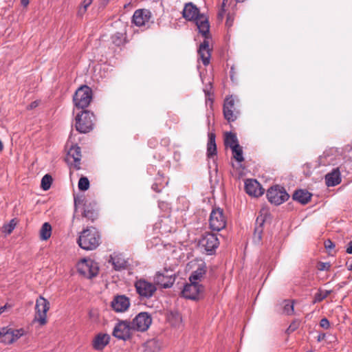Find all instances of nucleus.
<instances>
[{"label": "nucleus", "instance_id": "57", "mask_svg": "<svg viewBox=\"0 0 352 352\" xmlns=\"http://www.w3.org/2000/svg\"><path fill=\"white\" fill-rule=\"evenodd\" d=\"M204 92L208 94V91L206 90H204Z\"/></svg>", "mask_w": 352, "mask_h": 352}, {"label": "nucleus", "instance_id": "46", "mask_svg": "<svg viewBox=\"0 0 352 352\" xmlns=\"http://www.w3.org/2000/svg\"><path fill=\"white\" fill-rule=\"evenodd\" d=\"M233 21H234L233 16L230 13H228L227 15L226 25L228 27H231L233 24Z\"/></svg>", "mask_w": 352, "mask_h": 352}, {"label": "nucleus", "instance_id": "45", "mask_svg": "<svg viewBox=\"0 0 352 352\" xmlns=\"http://www.w3.org/2000/svg\"><path fill=\"white\" fill-rule=\"evenodd\" d=\"M324 247L327 250H331L334 248V243L329 239L324 241Z\"/></svg>", "mask_w": 352, "mask_h": 352}, {"label": "nucleus", "instance_id": "41", "mask_svg": "<svg viewBox=\"0 0 352 352\" xmlns=\"http://www.w3.org/2000/svg\"><path fill=\"white\" fill-rule=\"evenodd\" d=\"M300 321L298 320H294L293 322L291 323L289 327L287 329V333H291L293 331H294L296 329H297L299 327Z\"/></svg>", "mask_w": 352, "mask_h": 352}, {"label": "nucleus", "instance_id": "17", "mask_svg": "<svg viewBox=\"0 0 352 352\" xmlns=\"http://www.w3.org/2000/svg\"><path fill=\"white\" fill-rule=\"evenodd\" d=\"M238 112L235 111L234 100L232 97L226 98L223 104V115L228 122H233L237 118Z\"/></svg>", "mask_w": 352, "mask_h": 352}, {"label": "nucleus", "instance_id": "6", "mask_svg": "<svg viewBox=\"0 0 352 352\" xmlns=\"http://www.w3.org/2000/svg\"><path fill=\"white\" fill-rule=\"evenodd\" d=\"M267 197L270 203L280 205L286 201L289 196L283 187L276 185L267 190Z\"/></svg>", "mask_w": 352, "mask_h": 352}, {"label": "nucleus", "instance_id": "21", "mask_svg": "<svg viewBox=\"0 0 352 352\" xmlns=\"http://www.w3.org/2000/svg\"><path fill=\"white\" fill-rule=\"evenodd\" d=\"M198 54L204 65H208L210 63L211 54L208 40L204 39V42L200 45Z\"/></svg>", "mask_w": 352, "mask_h": 352}, {"label": "nucleus", "instance_id": "56", "mask_svg": "<svg viewBox=\"0 0 352 352\" xmlns=\"http://www.w3.org/2000/svg\"><path fill=\"white\" fill-rule=\"evenodd\" d=\"M236 2H244L245 0H235Z\"/></svg>", "mask_w": 352, "mask_h": 352}, {"label": "nucleus", "instance_id": "28", "mask_svg": "<svg viewBox=\"0 0 352 352\" xmlns=\"http://www.w3.org/2000/svg\"><path fill=\"white\" fill-rule=\"evenodd\" d=\"M217 154V146L215 143V135L212 133L209 135L207 145V155L208 157H212Z\"/></svg>", "mask_w": 352, "mask_h": 352}, {"label": "nucleus", "instance_id": "26", "mask_svg": "<svg viewBox=\"0 0 352 352\" xmlns=\"http://www.w3.org/2000/svg\"><path fill=\"white\" fill-rule=\"evenodd\" d=\"M109 262H111L116 270H124L127 267V261L121 255L111 256Z\"/></svg>", "mask_w": 352, "mask_h": 352}, {"label": "nucleus", "instance_id": "40", "mask_svg": "<svg viewBox=\"0 0 352 352\" xmlns=\"http://www.w3.org/2000/svg\"><path fill=\"white\" fill-rule=\"evenodd\" d=\"M263 221H264V220L263 219H260L259 217H258L256 219V223H259L260 226L255 228L254 236H257L258 240H260L261 238V233H262L261 226H262V223H263Z\"/></svg>", "mask_w": 352, "mask_h": 352}, {"label": "nucleus", "instance_id": "51", "mask_svg": "<svg viewBox=\"0 0 352 352\" xmlns=\"http://www.w3.org/2000/svg\"><path fill=\"white\" fill-rule=\"evenodd\" d=\"M29 1L30 0H21V4L23 6H27L29 3Z\"/></svg>", "mask_w": 352, "mask_h": 352}, {"label": "nucleus", "instance_id": "10", "mask_svg": "<svg viewBox=\"0 0 352 352\" xmlns=\"http://www.w3.org/2000/svg\"><path fill=\"white\" fill-rule=\"evenodd\" d=\"M133 331L131 322L120 321L114 327L113 335L120 340H126L131 337Z\"/></svg>", "mask_w": 352, "mask_h": 352}, {"label": "nucleus", "instance_id": "48", "mask_svg": "<svg viewBox=\"0 0 352 352\" xmlns=\"http://www.w3.org/2000/svg\"><path fill=\"white\" fill-rule=\"evenodd\" d=\"M12 308V305L10 304H6L3 306L0 307V315L3 312L10 309Z\"/></svg>", "mask_w": 352, "mask_h": 352}, {"label": "nucleus", "instance_id": "7", "mask_svg": "<svg viewBox=\"0 0 352 352\" xmlns=\"http://www.w3.org/2000/svg\"><path fill=\"white\" fill-rule=\"evenodd\" d=\"M78 272L85 277L91 278L96 276L99 270L98 263L91 259H82L77 265Z\"/></svg>", "mask_w": 352, "mask_h": 352}, {"label": "nucleus", "instance_id": "43", "mask_svg": "<svg viewBox=\"0 0 352 352\" xmlns=\"http://www.w3.org/2000/svg\"><path fill=\"white\" fill-rule=\"evenodd\" d=\"M331 265L329 263H322L320 262L318 263V269L320 271H328L330 269Z\"/></svg>", "mask_w": 352, "mask_h": 352}, {"label": "nucleus", "instance_id": "30", "mask_svg": "<svg viewBox=\"0 0 352 352\" xmlns=\"http://www.w3.org/2000/svg\"><path fill=\"white\" fill-rule=\"evenodd\" d=\"M225 144L230 148H236L239 144L236 136L232 133H227L225 137Z\"/></svg>", "mask_w": 352, "mask_h": 352}, {"label": "nucleus", "instance_id": "34", "mask_svg": "<svg viewBox=\"0 0 352 352\" xmlns=\"http://www.w3.org/2000/svg\"><path fill=\"white\" fill-rule=\"evenodd\" d=\"M331 293V290H319V292L315 295L314 303L322 301L326 298Z\"/></svg>", "mask_w": 352, "mask_h": 352}, {"label": "nucleus", "instance_id": "54", "mask_svg": "<svg viewBox=\"0 0 352 352\" xmlns=\"http://www.w3.org/2000/svg\"><path fill=\"white\" fill-rule=\"evenodd\" d=\"M3 148V145L2 142L0 140V151H1Z\"/></svg>", "mask_w": 352, "mask_h": 352}, {"label": "nucleus", "instance_id": "22", "mask_svg": "<svg viewBox=\"0 0 352 352\" xmlns=\"http://www.w3.org/2000/svg\"><path fill=\"white\" fill-rule=\"evenodd\" d=\"M195 23L199 32L205 37V39L208 40L210 25L208 19L204 15H201L197 18Z\"/></svg>", "mask_w": 352, "mask_h": 352}, {"label": "nucleus", "instance_id": "52", "mask_svg": "<svg viewBox=\"0 0 352 352\" xmlns=\"http://www.w3.org/2000/svg\"><path fill=\"white\" fill-rule=\"evenodd\" d=\"M85 13V12H83V7H82H82H80V8H79V10H78V15L82 16V15H83Z\"/></svg>", "mask_w": 352, "mask_h": 352}, {"label": "nucleus", "instance_id": "13", "mask_svg": "<svg viewBox=\"0 0 352 352\" xmlns=\"http://www.w3.org/2000/svg\"><path fill=\"white\" fill-rule=\"evenodd\" d=\"M219 244V239L215 234L206 233L200 241V245L204 248L205 250L211 254V252L218 248Z\"/></svg>", "mask_w": 352, "mask_h": 352}, {"label": "nucleus", "instance_id": "14", "mask_svg": "<svg viewBox=\"0 0 352 352\" xmlns=\"http://www.w3.org/2000/svg\"><path fill=\"white\" fill-rule=\"evenodd\" d=\"M203 291V287L198 285L197 283H192L186 284L182 292V296L188 299L196 300L199 298V296Z\"/></svg>", "mask_w": 352, "mask_h": 352}, {"label": "nucleus", "instance_id": "55", "mask_svg": "<svg viewBox=\"0 0 352 352\" xmlns=\"http://www.w3.org/2000/svg\"><path fill=\"white\" fill-rule=\"evenodd\" d=\"M347 268L349 270L352 271V263L347 266Z\"/></svg>", "mask_w": 352, "mask_h": 352}, {"label": "nucleus", "instance_id": "8", "mask_svg": "<svg viewBox=\"0 0 352 352\" xmlns=\"http://www.w3.org/2000/svg\"><path fill=\"white\" fill-rule=\"evenodd\" d=\"M35 309L34 321H37L41 325L45 324L47 323V312L50 309L49 301L43 296H39L36 301Z\"/></svg>", "mask_w": 352, "mask_h": 352}, {"label": "nucleus", "instance_id": "2", "mask_svg": "<svg viewBox=\"0 0 352 352\" xmlns=\"http://www.w3.org/2000/svg\"><path fill=\"white\" fill-rule=\"evenodd\" d=\"M134 287L137 294L142 299L151 298L155 295L157 291L155 284L144 278L136 280L134 283Z\"/></svg>", "mask_w": 352, "mask_h": 352}, {"label": "nucleus", "instance_id": "37", "mask_svg": "<svg viewBox=\"0 0 352 352\" xmlns=\"http://www.w3.org/2000/svg\"><path fill=\"white\" fill-rule=\"evenodd\" d=\"M284 313L287 315H292L294 313V304L289 300L284 301L283 306Z\"/></svg>", "mask_w": 352, "mask_h": 352}, {"label": "nucleus", "instance_id": "39", "mask_svg": "<svg viewBox=\"0 0 352 352\" xmlns=\"http://www.w3.org/2000/svg\"><path fill=\"white\" fill-rule=\"evenodd\" d=\"M83 217L93 221L97 218L98 214L94 210L85 209L83 212Z\"/></svg>", "mask_w": 352, "mask_h": 352}, {"label": "nucleus", "instance_id": "15", "mask_svg": "<svg viewBox=\"0 0 352 352\" xmlns=\"http://www.w3.org/2000/svg\"><path fill=\"white\" fill-rule=\"evenodd\" d=\"M245 192L252 197H258L264 193V189L261 184L253 179H246L245 182Z\"/></svg>", "mask_w": 352, "mask_h": 352}, {"label": "nucleus", "instance_id": "47", "mask_svg": "<svg viewBox=\"0 0 352 352\" xmlns=\"http://www.w3.org/2000/svg\"><path fill=\"white\" fill-rule=\"evenodd\" d=\"M93 0H84L82 6L83 7V12L87 11V8L91 4Z\"/></svg>", "mask_w": 352, "mask_h": 352}, {"label": "nucleus", "instance_id": "24", "mask_svg": "<svg viewBox=\"0 0 352 352\" xmlns=\"http://www.w3.org/2000/svg\"><path fill=\"white\" fill-rule=\"evenodd\" d=\"M109 336L107 334H99L93 341V346L96 350H102L109 343Z\"/></svg>", "mask_w": 352, "mask_h": 352}, {"label": "nucleus", "instance_id": "4", "mask_svg": "<svg viewBox=\"0 0 352 352\" xmlns=\"http://www.w3.org/2000/svg\"><path fill=\"white\" fill-rule=\"evenodd\" d=\"M26 331L24 329H14L3 327L0 329V342L5 344H11L24 336Z\"/></svg>", "mask_w": 352, "mask_h": 352}, {"label": "nucleus", "instance_id": "1", "mask_svg": "<svg viewBox=\"0 0 352 352\" xmlns=\"http://www.w3.org/2000/svg\"><path fill=\"white\" fill-rule=\"evenodd\" d=\"M101 243V235L98 230L93 227L83 229L78 235L77 243L83 250H94Z\"/></svg>", "mask_w": 352, "mask_h": 352}, {"label": "nucleus", "instance_id": "16", "mask_svg": "<svg viewBox=\"0 0 352 352\" xmlns=\"http://www.w3.org/2000/svg\"><path fill=\"white\" fill-rule=\"evenodd\" d=\"M112 309L116 312H124L130 306V299L124 295H118L111 302Z\"/></svg>", "mask_w": 352, "mask_h": 352}, {"label": "nucleus", "instance_id": "31", "mask_svg": "<svg viewBox=\"0 0 352 352\" xmlns=\"http://www.w3.org/2000/svg\"><path fill=\"white\" fill-rule=\"evenodd\" d=\"M168 320L175 327L179 326L182 322V316L178 312L170 313L168 316Z\"/></svg>", "mask_w": 352, "mask_h": 352}, {"label": "nucleus", "instance_id": "29", "mask_svg": "<svg viewBox=\"0 0 352 352\" xmlns=\"http://www.w3.org/2000/svg\"><path fill=\"white\" fill-rule=\"evenodd\" d=\"M40 238L43 241H46L51 236L52 234V226L51 225L45 222L43 224L40 230Z\"/></svg>", "mask_w": 352, "mask_h": 352}, {"label": "nucleus", "instance_id": "19", "mask_svg": "<svg viewBox=\"0 0 352 352\" xmlns=\"http://www.w3.org/2000/svg\"><path fill=\"white\" fill-rule=\"evenodd\" d=\"M175 282V278L172 276L165 275L160 272H157L153 278V283L155 286H162L164 288L170 287Z\"/></svg>", "mask_w": 352, "mask_h": 352}, {"label": "nucleus", "instance_id": "9", "mask_svg": "<svg viewBox=\"0 0 352 352\" xmlns=\"http://www.w3.org/2000/svg\"><path fill=\"white\" fill-rule=\"evenodd\" d=\"M210 227L212 230L220 231L226 225V219L222 209L218 208L212 210L210 219Z\"/></svg>", "mask_w": 352, "mask_h": 352}, {"label": "nucleus", "instance_id": "27", "mask_svg": "<svg viewBox=\"0 0 352 352\" xmlns=\"http://www.w3.org/2000/svg\"><path fill=\"white\" fill-rule=\"evenodd\" d=\"M311 196V195L309 192L304 190H298L294 193L293 199L300 204H306L310 200Z\"/></svg>", "mask_w": 352, "mask_h": 352}, {"label": "nucleus", "instance_id": "50", "mask_svg": "<svg viewBox=\"0 0 352 352\" xmlns=\"http://www.w3.org/2000/svg\"><path fill=\"white\" fill-rule=\"evenodd\" d=\"M324 338H325V334L322 333V334L318 335L317 340L318 342H320L322 340H324Z\"/></svg>", "mask_w": 352, "mask_h": 352}, {"label": "nucleus", "instance_id": "12", "mask_svg": "<svg viewBox=\"0 0 352 352\" xmlns=\"http://www.w3.org/2000/svg\"><path fill=\"white\" fill-rule=\"evenodd\" d=\"M152 322L151 316L146 312H141L132 320L131 324L134 330L145 331Z\"/></svg>", "mask_w": 352, "mask_h": 352}, {"label": "nucleus", "instance_id": "25", "mask_svg": "<svg viewBox=\"0 0 352 352\" xmlns=\"http://www.w3.org/2000/svg\"><path fill=\"white\" fill-rule=\"evenodd\" d=\"M326 184L328 186H334L341 182L340 173L338 169L333 170L325 177Z\"/></svg>", "mask_w": 352, "mask_h": 352}, {"label": "nucleus", "instance_id": "23", "mask_svg": "<svg viewBox=\"0 0 352 352\" xmlns=\"http://www.w3.org/2000/svg\"><path fill=\"white\" fill-rule=\"evenodd\" d=\"M206 272V263L201 261L200 263H199L197 269L195 270L190 276V282L197 283L198 280H201L204 278Z\"/></svg>", "mask_w": 352, "mask_h": 352}, {"label": "nucleus", "instance_id": "36", "mask_svg": "<svg viewBox=\"0 0 352 352\" xmlns=\"http://www.w3.org/2000/svg\"><path fill=\"white\" fill-rule=\"evenodd\" d=\"M231 1H229V0H223L221 10H219L218 13V18L220 20H222L224 16V13L228 10V7L230 6Z\"/></svg>", "mask_w": 352, "mask_h": 352}, {"label": "nucleus", "instance_id": "11", "mask_svg": "<svg viewBox=\"0 0 352 352\" xmlns=\"http://www.w3.org/2000/svg\"><path fill=\"white\" fill-rule=\"evenodd\" d=\"M153 22V15L149 10L138 9L134 12L132 17V23L136 26H146Z\"/></svg>", "mask_w": 352, "mask_h": 352}, {"label": "nucleus", "instance_id": "18", "mask_svg": "<svg viewBox=\"0 0 352 352\" xmlns=\"http://www.w3.org/2000/svg\"><path fill=\"white\" fill-rule=\"evenodd\" d=\"M81 160V152L79 146H72L67 153V161L71 165H73L76 169H80Z\"/></svg>", "mask_w": 352, "mask_h": 352}, {"label": "nucleus", "instance_id": "53", "mask_svg": "<svg viewBox=\"0 0 352 352\" xmlns=\"http://www.w3.org/2000/svg\"><path fill=\"white\" fill-rule=\"evenodd\" d=\"M38 105L36 102H34L30 104V108L32 109L34 107H36Z\"/></svg>", "mask_w": 352, "mask_h": 352}, {"label": "nucleus", "instance_id": "33", "mask_svg": "<svg viewBox=\"0 0 352 352\" xmlns=\"http://www.w3.org/2000/svg\"><path fill=\"white\" fill-rule=\"evenodd\" d=\"M52 182V177L51 175L47 174L43 176L41 179V188L44 190H47L50 189L51 184Z\"/></svg>", "mask_w": 352, "mask_h": 352}, {"label": "nucleus", "instance_id": "38", "mask_svg": "<svg viewBox=\"0 0 352 352\" xmlns=\"http://www.w3.org/2000/svg\"><path fill=\"white\" fill-rule=\"evenodd\" d=\"M89 188V179L85 177H82L78 181V188L80 190H87Z\"/></svg>", "mask_w": 352, "mask_h": 352}, {"label": "nucleus", "instance_id": "42", "mask_svg": "<svg viewBox=\"0 0 352 352\" xmlns=\"http://www.w3.org/2000/svg\"><path fill=\"white\" fill-rule=\"evenodd\" d=\"M112 39L114 44L120 45L122 42V34L120 33H116L112 36Z\"/></svg>", "mask_w": 352, "mask_h": 352}, {"label": "nucleus", "instance_id": "44", "mask_svg": "<svg viewBox=\"0 0 352 352\" xmlns=\"http://www.w3.org/2000/svg\"><path fill=\"white\" fill-rule=\"evenodd\" d=\"M320 326L324 329H329V327H330V324H329V320L324 318L322 319H321L320 322Z\"/></svg>", "mask_w": 352, "mask_h": 352}, {"label": "nucleus", "instance_id": "5", "mask_svg": "<svg viewBox=\"0 0 352 352\" xmlns=\"http://www.w3.org/2000/svg\"><path fill=\"white\" fill-rule=\"evenodd\" d=\"M94 116L89 111H82L76 118V129L82 133L89 132L93 129Z\"/></svg>", "mask_w": 352, "mask_h": 352}, {"label": "nucleus", "instance_id": "20", "mask_svg": "<svg viewBox=\"0 0 352 352\" xmlns=\"http://www.w3.org/2000/svg\"><path fill=\"white\" fill-rule=\"evenodd\" d=\"M183 17L188 21H196L201 16L199 9L192 3H188L185 5L182 12Z\"/></svg>", "mask_w": 352, "mask_h": 352}, {"label": "nucleus", "instance_id": "49", "mask_svg": "<svg viewBox=\"0 0 352 352\" xmlns=\"http://www.w3.org/2000/svg\"><path fill=\"white\" fill-rule=\"evenodd\" d=\"M346 252L347 254H352V241L349 242Z\"/></svg>", "mask_w": 352, "mask_h": 352}, {"label": "nucleus", "instance_id": "3", "mask_svg": "<svg viewBox=\"0 0 352 352\" xmlns=\"http://www.w3.org/2000/svg\"><path fill=\"white\" fill-rule=\"evenodd\" d=\"M92 99V91L87 85L79 87L74 96L73 100L76 107L84 109L88 107Z\"/></svg>", "mask_w": 352, "mask_h": 352}, {"label": "nucleus", "instance_id": "35", "mask_svg": "<svg viewBox=\"0 0 352 352\" xmlns=\"http://www.w3.org/2000/svg\"><path fill=\"white\" fill-rule=\"evenodd\" d=\"M16 225V221L14 219L10 221V222L7 224H5L3 227V232L10 234L13 230L14 229L15 226Z\"/></svg>", "mask_w": 352, "mask_h": 352}, {"label": "nucleus", "instance_id": "32", "mask_svg": "<svg viewBox=\"0 0 352 352\" xmlns=\"http://www.w3.org/2000/svg\"><path fill=\"white\" fill-rule=\"evenodd\" d=\"M232 151L233 157L239 162L243 161L242 148L239 145L236 148H231Z\"/></svg>", "mask_w": 352, "mask_h": 352}]
</instances>
